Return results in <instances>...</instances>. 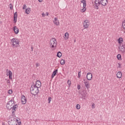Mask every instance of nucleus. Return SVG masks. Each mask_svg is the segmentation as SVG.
Instances as JSON below:
<instances>
[{"label":"nucleus","mask_w":125,"mask_h":125,"mask_svg":"<svg viewBox=\"0 0 125 125\" xmlns=\"http://www.w3.org/2000/svg\"><path fill=\"white\" fill-rule=\"evenodd\" d=\"M50 47L52 48V50L53 51L55 50V47H56L57 45V41H56V39L55 38H52L49 42Z\"/></svg>","instance_id":"1"},{"label":"nucleus","mask_w":125,"mask_h":125,"mask_svg":"<svg viewBox=\"0 0 125 125\" xmlns=\"http://www.w3.org/2000/svg\"><path fill=\"white\" fill-rule=\"evenodd\" d=\"M11 42L13 47H17L19 45V41L15 38L12 39Z\"/></svg>","instance_id":"2"},{"label":"nucleus","mask_w":125,"mask_h":125,"mask_svg":"<svg viewBox=\"0 0 125 125\" xmlns=\"http://www.w3.org/2000/svg\"><path fill=\"white\" fill-rule=\"evenodd\" d=\"M81 3H83V8L81 10V12L83 13L86 10V0H82Z\"/></svg>","instance_id":"3"},{"label":"nucleus","mask_w":125,"mask_h":125,"mask_svg":"<svg viewBox=\"0 0 125 125\" xmlns=\"http://www.w3.org/2000/svg\"><path fill=\"white\" fill-rule=\"evenodd\" d=\"M18 108V104H15L12 105V115L13 116H15V112H16V110H17V108Z\"/></svg>","instance_id":"4"},{"label":"nucleus","mask_w":125,"mask_h":125,"mask_svg":"<svg viewBox=\"0 0 125 125\" xmlns=\"http://www.w3.org/2000/svg\"><path fill=\"white\" fill-rule=\"evenodd\" d=\"M101 4V1H100L99 0H95V7L96 9H99V5Z\"/></svg>","instance_id":"5"},{"label":"nucleus","mask_w":125,"mask_h":125,"mask_svg":"<svg viewBox=\"0 0 125 125\" xmlns=\"http://www.w3.org/2000/svg\"><path fill=\"white\" fill-rule=\"evenodd\" d=\"M87 94V92L86 90H83V91H82V92L81 93V95H82L81 98H82V99H85Z\"/></svg>","instance_id":"6"},{"label":"nucleus","mask_w":125,"mask_h":125,"mask_svg":"<svg viewBox=\"0 0 125 125\" xmlns=\"http://www.w3.org/2000/svg\"><path fill=\"white\" fill-rule=\"evenodd\" d=\"M21 102L23 104H26L27 103V98L24 95H21Z\"/></svg>","instance_id":"7"},{"label":"nucleus","mask_w":125,"mask_h":125,"mask_svg":"<svg viewBox=\"0 0 125 125\" xmlns=\"http://www.w3.org/2000/svg\"><path fill=\"white\" fill-rule=\"evenodd\" d=\"M120 45L121 47L120 51H121L123 54H124V53H125V43H122Z\"/></svg>","instance_id":"8"},{"label":"nucleus","mask_w":125,"mask_h":125,"mask_svg":"<svg viewBox=\"0 0 125 125\" xmlns=\"http://www.w3.org/2000/svg\"><path fill=\"white\" fill-rule=\"evenodd\" d=\"M101 4L103 5V6H106L108 4V0H101Z\"/></svg>","instance_id":"9"},{"label":"nucleus","mask_w":125,"mask_h":125,"mask_svg":"<svg viewBox=\"0 0 125 125\" xmlns=\"http://www.w3.org/2000/svg\"><path fill=\"white\" fill-rule=\"evenodd\" d=\"M86 79L88 81H91V79H92V74L90 72L87 73Z\"/></svg>","instance_id":"10"},{"label":"nucleus","mask_w":125,"mask_h":125,"mask_svg":"<svg viewBox=\"0 0 125 125\" xmlns=\"http://www.w3.org/2000/svg\"><path fill=\"white\" fill-rule=\"evenodd\" d=\"M17 17H18L17 12H16L14 14V17H13L14 23L15 24H16V22H17Z\"/></svg>","instance_id":"11"},{"label":"nucleus","mask_w":125,"mask_h":125,"mask_svg":"<svg viewBox=\"0 0 125 125\" xmlns=\"http://www.w3.org/2000/svg\"><path fill=\"white\" fill-rule=\"evenodd\" d=\"M53 23L55 24V25H56V26H59V25H60V22H59V21H58V19L57 18H54Z\"/></svg>","instance_id":"12"},{"label":"nucleus","mask_w":125,"mask_h":125,"mask_svg":"<svg viewBox=\"0 0 125 125\" xmlns=\"http://www.w3.org/2000/svg\"><path fill=\"white\" fill-rule=\"evenodd\" d=\"M84 83L85 84V86L87 88V90H88V89L90 88V85H89V81L84 82Z\"/></svg>","instance_id":"13"},{"label":"nucleus","mask_w":125,"mask_h":125,"mask_svg":"<svg viewBox=\"0 0 125 125\" xmlns=\"http://www.w3.org/2000/svg\"><path fill=\"white\" fill-rule=\"evenodd\" d=\"M13 31L16 35H17L19 33V29L16 26L13 27Z\"/></svg>","instance_id":"14"},{"label":"nucleus","mask_w":125,"mask_h":125,"mask_svg":"<svg viewBox=\"0 0 125 125\" xmlns=\"http://www.w3.org/2000/svg\"><path fill=\"white\" fill-rule=\"evenodd\" d=\"M57 73H58V69H55L52 73L51 79H53V78L56 76V74H57Z\"/></svg>","instance_id":"15"},{"label":"nucleus","mask_w":125,"mask_h":125,"mask_svg":"<svg viewBox=\"0 0 125 125\" xmlns=\"http://www.w3.org/2000/svg\"><path fill=\"white\" fill-rule=\"evenodd\" d=\"M13 105V104H10V103H9V102H8L7 103V109H8V110H11V109H12Z\"/></svg>","instance_id":"16"},{"label":"nucleus","mask_w":125,"mask_h":125,"mask_svg":"<svg viewBox=\"0 0 125 125\" xmlns=\"http://www.w3.org/2000/svg\"><path fill=\"white\" fill-rule=\"evenodd\" d=\"M7 76H9V80H12V72H11V71L9 70L8 71V74H7Z\"/></svg>","instance_id":"17"},{"label":"nucleus","mask_w":125,"mask_h":125,"mask_svg":"<svg viewBox=\"0 0 125 125\" xmlns=\"http://www.w3.org/2000/svg\"><path fill=\"white\" fill-rule=\"evenodd\" d=\"M123 76V74H122V72L119 71L117 74V78L118 79H121Z\"/></svg>","instance_id":"18"},{"label":"nucleus","mask_w":125,"mask_h":125,"mask_svg":"<svg viewBox=\"0 0 125 125\" xmlns=\"http://www.w3.org/2000/svg\"><path fill=\"white\" fill-rule=\"evenodd\" d=\"M36 84L37 86H38V87H41V86L42 85V83H41V81H40V80H37L36 82Z\"/></svg>","instance_id":"19"},{"label":"nucleus","mask_w":125,"mask_h":125,"mask_svg":"<svg viewBox=\"0 0 125 125\" xmlns=\"http://www.w3.org/2000/svg\"><path fill=\"white\" fill-rule=\"evenodd\" d=\"M124 41L123 39V38L122 37H120L118 39V43L119 44H122V43H123V42Z\"/></svg>","instance_id":"20"},{"label":"nucleus","mask_w":125,"mask_h":125,"mask_svg":"<svg viewBox=\"0 0 125 125\" xmlns=\"http://www.w3.org/2000/svg\"><path fill=\"white\" fill-rule=\"evenodd\" d=\"M30 12H31V8H27L25 9V14H30Z\"/></svg>","instance_id":"21"},{"label":"nucleus","mask_w":125,"mask_h":125,"mask_svg":"<svg viewBox=\"0 0 125 125\" xmlns=\"http://www.w3.org/2000/svg\"><path fill=\"white\" fill-rule=\"evenodd\" d=\"M64 40H68L69 39V33L68 32H66L64 34Z\"/></svg>","instance_id":"22"},{"label":"nucleus","mask_w":125,"mask_h":125,"mask_svg":"<svg viewBox=\"0 0 125 125\" xmlns=\"http://www.w3.org/2000/svg\"><path fill=\"white\" fill-rule=\"evenodd\" d=\"M37 88H33V85H32L30 87V92H32V91H34V92H35V91L37 90Z\"/></svg>","instance_id":"23"},{"label":"nucleus","mask_w":125,"mask_h":125,"mask_svg":"<svg viewBox=\"0 0 125 125\" xmlns=\"http://www.w3.org/2000/svg\"><path fill=\"white\" fill-rule=\"evenodd\" d=\"M62 56V53H61L60 51H59L57 53V57H59V58H60Z\"/></svg>","instance_id":"24"},{"label":"nucleus","mask_w":125,"mask_h":125,"mask_svg":"<svg viewBox=\"0 0 125 125\" xmlns=\"http://www.w3.org/2000/svg\"><path fill=\"white\" fill-rule=\"evenodd\" d=\"M89 26V24H87V23L83 22V26L84 27V29H86V28H88V26Z\"/></svg>","instance_id":"25"},{"label":"nucleus","mask_w":125,"mask_h":125,"mask_svg":"<svg viewBox=\"0 0 125 125\" xmlns=\"http://www.w3.org/2000/svg\"><path fill=\"white\" fill-rule=\"evenodd\" d=\"M65 62H66V61H65L63 59L61 60L60 62L61 65H64Z\"/></svg>","instance_id":"26"},{"label":"nucleus","mask_w":125,"mask_h":125,"mask_svg":"<svg viewBox=\"0 0 125 125\" xmlns=\"http://www.w3.org/2000/svg\"><path fill=\"white\" fill-rule=\"evenodd\" d=\"M32 87L33 88H40V87H38L36 84H35V83L33 82Z\"/></svg>","instance_id":"27"},{"label":"nucleus","mask_w":125,"mask_h":125,"mask_svg":"<svg viewBox=\"0 0 125 125\" xmlns=\"http://www.w3.org/2000/svg\"><path fill=\"white\" fill-rule=\"evenodd\" d=\"M117 57L118 60H122V55H121V54H119L118 55H117Z\"/></svg>","instance_id":"28"},{"label":"nucleus","mask_w":125,"mask_h":125,"mask_svg":"<svg viewBox=\"0 0 125 125\" xmlns=\"http://www.w3.org/2000/svg\"><path fill=\"white\" fill-rule=\"evenodd\" d=\"M32 92L33 93H36V94H38V93H39V88H37L35 91H32Z\"/></svg>","instance_id":"29"},{"label":"nucleus","mask_w":125,"mask_h":125,"mask_svg":"<svg viewBox=\"0 0 125 125\" xmlns=\"http://www.w3.org/2000/svg\"><path fill=\"white\" fill-rule=\"evenodd\" d=\"M81 73H82L81 71H80L78 72V78L79 79H80V78H81V77L82 76V75H81Z\"/></svg>","instance_id":"30"},{"label":"nucleus","mask_w":125,"mask_h":125,"mask_svg":"<svg viewBox=\"0 0 125 125\" xmlns=\"http://www.w3.org/2000/svg\"><path fill=\"white\" fill-rule=\"evenodd\" d=\"M76 109H77L78 110H80V109H81V105L79 104H77Z\"/></svg>","instance_id":"31"},{"label":"nucleus","mask_w":125,"mask_h":125,"mask_svg":"<svg viewBox=\"0 0 125 125\" xmlns=\"http://www.w3.org/2000/svg\"><path fill=\"white\" fill-rule=\"evenodd\" d=\"M12 92H13L12 89H9L8 91V94H12Z\"/></svg>","instance_id":"32"},{"label":"nucleus","mask_w":125,"mask_h":125,"mask_svg":"<svg viewBox=\"0 0 125 125\" xmlns=\"http://www.w3.org/2000/svg\"><path fill=\"white\" fill-rule=\"evenodd\" d=\"M10 10H12V9H13V5H12V3H10Z\"/></svg>","instance_id":"33"},{"label":"nucleus","mask_w":125,"mask_h":125,"mask_svg":"<svg viewBox=\"0 0 125 125\" xmlns=\"http://www.w3.org/2000/svg\"><path fill=\"white\" fill-rule=\"evenodd\" d=\"M67 84L69 85V86H71V81L70 80L67 81Z\"/></svg>","instance_id":"34"},{"label":"nucleus","mask_w":125,"mask_h":125,"mask_svg":"<svg viewBox=\"0 0 125 125\" xmlns=\"http://www.w3.org/2000/svg\"><path fill=\"white\" fill-rule=\"evenodd\" d=\"M48 103H49V104L50 103V102H51V97H49L48 98Z\"/></svg>","instance_id":"35"},{"label":"nucleus","mask_w":125,"mask_h":125,"mask_svg":"<svg viewBox=\"0 0 125 125\" xmlns=\"http://www.w3.org/2000/svg\"><path fill=\"white\" fill-rule=\"evenodd\" d=\"M77 89H78V90L81 89V85H80V84L77 85Z\"/></svg>","instance_id":"36"},{"label":"nucleus","mask_w":125,"mask_h":125,"mask_svg":"<svg viewBox=\"0 0 125 125\" xmlns=\"http://www.w3.org/2000/svg\"><path fill=\"white\" fill-rule=\"evenodd\" d=\"M26 8H27V6L26 5V4H24V5H23L22 9H26Z\"/></svg>","instance_id":"37"},{"label":"nucleus","mask_w":125,"mask_h":125,"mask_svg":"<svg viewBox=\"0 0 125 125\" xmlns=\"http://www.w3.org/2000/svg\"><path fill=\"white\" fill-rule=\"evenodd\" d=\"M84 22L87 24H89V21L87 20H86Z\"/></svg>","instance_id":"38"},{"label":"nucleus","mask_w":125,"mask_h":125,"mask_svg":"<svg viewBox=\"0 0 125 125\" xmlns=\"http://www.w3.org/2000/svg\"><path fill=\"white\" fill-rule=\"evenodd\" d=\"M17 123H19V124H17V125H21V121L19 122V120L17 119Z\"/></svg>","instance_id":"39"},{"label":"nucleus","mask_w":125,"mask_h":125,"mask_svg":"<svg viewBox=\"0 0 125 125\" xmlns=\"http://www.w3.org/2000/svg\"><path fill=\"white\" fill-rule=\"evenodd\" d=\"M118 65L119 66H118V68H119V69H121V68H122V66H121V64L120 63H118Z\"/></svg>","instance_id":"40"},{"label":"nucleus","mask_w":125,"mask_h":125,"mask_svg":"<svg viewBox=\"0 0 125 125\" xmlns=\"http://www.w3.org/2000/svg\"><path fill=\"white\" fill-rule=\"evenodd\" d=\"M92 106V108L93 109H94V108H95V104H94V103H93Z\"/></svg>","instance_id":"41"},{"label":"nucleus","mask_w":125,"mask_h":125,"mask_svg":"<svg viewBox=\"0 0 125 125\" xmlns=\"http://www.w3.org/2000/svg\"><path fill=\"white\" fill-rule=\"evenodd\" d=\"M31 94H32V95H34L35 96H36V95H37V94L33 93V91L31 92Z\"/></svg>","instance_id":"42"},{"label":"nucleus","mask_w":125,"mask_h":125,"mask_svg":"<svg viewBox=\"0 0 125 125\" xmlns=\"http://www.w3.org/2000/svg\"><path fill=\"white\" fill-rule=\"evenodd\" d=\"M42 17H44L45 16V14H44V13H42Z\"/></svg>","instance_id":"43"},{"label":"nucleus","mask_w":125,"mask_h":125,"mask_svg":"<svg viewBox=\"0 0 125 125\" xmlns=\"http://www.w3.org/2000/svg\"><path fill=\"white\" fill-rule=\"evenodd\" d=\"M39 66H40V63H36V67H39Z\"/></svg>","instance_id":"44"},{"label":"nucleus","mask_w":125,"mask_h":125,"mask_svg":"<svg viewBox=\"0 0 125 125\" xmlns=\"http://www.w3.org/2000/svg\"><path fill=\"white\" fill-rule=\"evenodd\" d=\"M7 83H10V80H8L7 81Z\"/></svg>","instance_id":"45"},{"label":"nucleus","mask_w":125,"mask_h":125,"mask_svg":"<svg viewBox=\"0 0 125 125\" xmlns=\"http://www.w3.org/2000/svg\"><path fill=\"white\" fill-rule=\"evenodd\" d=\"M34 50V47L33 46H31V51H33Z\"/></svg>","instance_id":"46"},{"label":"nucleus","mask_w":125,"mask_h":125,"mask_svg":"<svg viewBox=\"0 0 125 125\" xmlns=\"http://www.w3.org/2000/svg\"><path fill=\"white\" fill-rule=\"evenodd\" d=\"M13 102L14 105H15V104H16V102H15L14 100V101H13Z\"/></svg>","instance_id":"47"},{"label":"nucleus","mask_w":125,"mask_h":125,"mask_svg":"<svg viewBox=\"0 0 125 125\" xmlns=\"http://www.w3.org/2000/svg\"><path fill=\"white\" fill-rule=\"evenodd\" d=\"M46 14V16H48V15H49V13H48V12H47Z\"/></svg>","instance_id":"48"},{"label":"nucleus","mask_w":125,"mask_h":125,"mask_svg":"<svg viewBox=\"0 0 125 125\" xmlns=\"http://www.w3.org/2000/svg\"><path fill=\"white\" fill-rule=\"evenodd\" d=\"M14 100H11L10 101L8 102H9V103H10V102H12V101H14Z\"/></svg>","instance_id":"49"},{"label":"nucleus","mask_w":125,"mask_h":125,"mask_svg":"<svg viewBox=\"0 0 125 125\" xmlns=\"http://www.w3.org/2000/svg\"><path fill=\"white\" fill-rule=\"evenodd\" d=\"M38 1H39V2H42V0H38Z\"/></svg>","instance_id":"50"},{"label":"nucleus","mask_w":125,"mask_h":125,"mask_svg":"<svg viewBox=\"0 0 125 125\" xmlns=\"http://www.w3.org/2000/svg\"><path fill=\"white\" fill-rule=\"evenodd\" d=\"M83 80L84 83V82H86V81H85V79H83Z\"/></svg>","instance_id":"51"},{"label":"nucleus","mask_w":125,"mask_h":125,"mask_svg":"<svg viewBox=\"0 0 125 125\" xmlns=\"http://www.w3.org/2000/svg\"><path fill=\"white\" fill-rule=\"evenodd\" d=\"M9 125H10V124L9 123Z\"/></svg>","instance_id":"52"},{"label":"nucleus","mask_w":125,"mask_h":125,"mask_svg":"<svg viewBox=\"0 0 125 125\" xmlns=\"http://www.w3.org/2000/svg\"><path fill=\"white\" fill-rule=\"evenodd\" d=\"M87 25H89V23H87Z\"/></svg>","instance_id":"53"},{"label":"nucleus","mask_w":125,"mask_h":125,"mask_svg":"<svg viewBox=\"0 0 125 125\" xmlns=\"http://www.w3.org/2000/svg\"><path fill=\"white\" fill-rule=\"evenodd\" d=\"M119 49H120V47H119Z\"/></svg>","instance_id":"54"},{"label":"nucleus","mask_w":125,"mask_h":125,"mask_svg":"<svg viewBox=\"0 0 125 125\" xmlns=\"http://www.w3.org/2000/svg\"><path fill=\"white\" fill-rule=\"evenodd\" d=\"M16 125H17V124H16Z\"/></svg>","instance_id":"55"}]
</instances>
